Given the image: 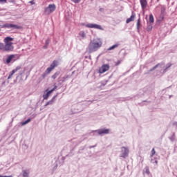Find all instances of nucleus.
<instances>
[{"mask_svg": "<svg viewBox=\"0 0 177 177\" xmlns=\"http://www.w3.org/2000/svg\"><path fill=\"white\" fill-rule=\"evenodd\" d=\"M56 89H57V86H55L52 90L48 91L46 94H44L43 97L44 100H48V98L49 97V95H50V93L54 92V91H56Z\"/></svg>", "mask_w": 177, "mask_h": 177, "instance_id": "423d86ee", "label": "nucleus"}, {"mask_svg": "<svg viewBox=\"0 0 177 177\" xmlns=\"http://www.w3.org/2000/svg\"><path fill=\"white\" fill-rule=\"evenodd\" d=\"M109 70H110V65H109L108 64H103L101 67H100L98 73L100 74H104V73L109 71Z\"/></svg>", "mask_w": 177, "mask_h": 177, "instance_id": "20e7f679", "label": "nucleus"}, {"mask_svg": "<svg viewBox=\"0 0 177 177\" xmlns=\"http://www.w3.org/2000/svg\"><path fill=\"white\" fill-rule=\"evenodd\" d=\"M172 65L171 64H170L167 68H166V70H167V68H169V67H171Z\"/></svg>", "mask_w": 177, "mask_h": 177, "instance_id": "72a5a7b5", "label": "nucleus"}, {"mask_svg": "<svg viewBox=\"0 0 177 177\" xmlns=\"http://www.w3.org/2000/svg\"><path fill=\"white\" fill-rule=\"evenodd\" d=\"M87 28H95L96 30H103V28L100 25L95 24H87L86 25Z\"/></svg>", "mask_w": 177, "mask_h": 177, "instance_id": "39448f33", "label": "nucleus"}, {"mask_svg": "<svg viewBox=\"0 0 177 177\" xmlns=\"http://www.w3.org/2000/svg\"><path fill=\"white\" fill-rule=\"evenodd\" d=\"M119 64H121V62L120 60H118L116 63H115V66H119Z\"/></svg>", "mask_w": 177, "mask_h": 177, "instance_id": "c85d7f7f", "label": "nucleus"}, {"mask_svg": "<svg viewBox=\"0 0 177 177\" xmlns=\"http://www.w3.org/2000/svg\"><path fill=\"white\" fill-rule=\"evenodd\" d=\"M71 1L74 3H80L81 2V0H71Z\"/></svg>", "mask_w": 177, "mask_h": 177, "instance_id": "b1692460", "label": "nucleus"}, {"mask_svg": "<svg viewBox=\"0 0 177 177\" xmlns=\"http://www.w3.org/2000/svg\"><path fill=\"white\" fill-rule=\"evenodd\" d=\"M149 21L150 23H154V17H153V14L149 15Z\"/></svg>", "mask_w": 177, "mask_h": 177, "instance_id": "dca6fc26", "label": "nucleus"}, {"mask_svg": "<svg viewBox=\"0 0 177 177\" xmlns=\"http://www.w3.org/2000/svg\"><path fill=\"white\" fill-rule=\"evenodd\" d=\"M13 38L7 37L3 39V43H0V50L2 52H13L15 46H13Z\"/></svg>", "mask_w": 177, "mask_h": 177, "instance_id": "f257e3e1", "label": "nucleus"}, {"mask_svg": "<svg viewBox=\"0 0 177 177\" xmlns=\"http://www.w3.org/2000/svg\"><path fill=\"white\" fill-rule=\"evenodd\" d=\"M8 0H0V3H6Z\"/></svg>", "mask_w": 177, "mask_h": 177, "instance_id": "a878e982", "label": "nucleus"}, {"mask_svg": "<svg viewBox=\"0 0 177 177\" xmlns=\"http://www.w3.org/2000/svg\"><path fill=\"white\" fill-rule=\"evenodd\" d=\"M96 132H97L98 135H107V133H109L110 129H102L97 130Z\"/></svg>", "mask_w": 177, "mask_h": 177, "instance_id": "6e6552de", "label": "nucleus"}, {"mask_svg": "<svg viewBox=\"0 0 177 177\" xmlns=\"http://www.w3.org/2000/svg\"><path fill=\"white\" fill-rule=\"evenodd\" d=\"M56 10V5L55 4H50L48 7L44 9V12L46 15H50L53 12Z\"/></svg>", "mask_w": 177, "mask_h": 177, "instance_id": "7ed1b4c3", "label": "nucleus"}, {"mask_svg": "<svg viewBox=\"0 0 177 177\" xmlns=\"http://www.w3.org/2000/svg\"><path fill=\"white\" fill-rule=\"evenodd\" d=\"M30 3H31V5H35V2L34 1V0L30 1Z\"/></svg>", "mask_w": 177, "mask_h": 177, "instance_id": "c756f323", "label": "nucleus"}, {"mask_svg": "<svg viewBox=\"0 0 177 177\" xmlns=\"http://www.w3.org/2000/svg\"><path fill=\"white\" fill-rule=\"evenodd\" d=\"M29 174H30L29 172H28L27 171L24 170L23 171V176L24 177H28Z\"/></svg>", "mask_w": 177, "mask_h": 177, "instance_id": "6ab92c4d", "label": "nucleus"}, {"mask_svg": "<svg viewBox=\"0 0 177 177\" xmlns=\"http://www.w3.org/2000/svg\"><path fill=\"white\" fill-rule=\"evenodd\" d=\"M52 70H53L52 68L48 67L46 70L47 73L49 74V73H50V71H52Z\"/></svg>", "mask_w": 177, "mask_h": 177, "instance_id": "393cba45", "label": "nucleus"}, {"mask_svg": "<svg viewBox=\"0 0 177 177\" xmlns=\"http://www.w3.org/2000/svg\"><path fill=\"white\" fill-rule=\"evenodd\" d=\"M59 75V73H55L53 76H52V78L53 80H56V78H57V76Z\"/></svg>", "mask_w": 177, "mask_h": 177, "instance_id": "aec40b11", "label": "nucleus"}, {"mask_svg": "<svg viewBox=\"0 0 177 177\" xmlns=\"http://www.w3.org/2000/svg\"><path fill=\"white\" fill-rule=\"evenodd\" d=\"M122 151H124L123 157H128V154H129V150L127 147H122Z\"/></svg>", "mask_w": 177, "mask_h": 177, "instance_id": "9b49d317", "label": "nucleus"}, {"mask_svg": "<svg viewBox=\"0 0 177 177\" xmlns=\"http://www.w3.org/2000/svg\"><path fill=\"white\" fill-rule=\"evenodd\" d=\"M15 57H16V55H9L7 59H6V63L7 64H9V63H10V62H12V60H13V59H15Z\"/></svg>", "mask_w": 177, "mask_h": 177, "instance_id": "f8f14e48", "label": "nucleus"}, {"mask_svg": "<svg viewBox=\"0 0 177 177\" xmlns=\"http://www.w3.org/2000/svg\"><path fill=\"white\" fill-rule=\"evenodd\" d=\"M151 30H153V26L151 25H149L147 28V31H151Z\"/></svg>", "mask_w": 177, "mask_h": 177, "instance_id": "4be33fe9", "label": "nucleus"}, {"mask_svg": "<svg viewBox=\"0 0 177 177\" xmlns=\"http://www.w3.org/2000/svg\"><path fill=\"white\" fill-rule=\"evenodd\" d=\"M31 121V119H28L27 120H26L25 122H23L21 123V125H26L27 124H28V122H30Z\"/></svg>", "mask_w": 177, "mask_h": 177, "instance_id": "f3484780", "label": "nucleus"}, {"mask_svg": "<svg viewBox=\"0 0 177 177\" xmlns=\"http://www.w3.org/2000/svg\"><path fill=\"white\" fill-rule=\"evenodd\" d=\"M51 64L54 66V68L57 67V61H53V62Z\"/></svg>", "mask_w": 177, "mask_h": 177, "instance_id": "5701e85b", "label": "nucleus"}, {"mask_svg": "<svg viewBox=\"0 0 177 177\" xmlns=\"http://www.w3.org/2000/svg\"><path fill=\"white\" fill-rule=\"evenodd\" d=\"M135 20V15H132L131 17L128 18L126 21L127 24L131 23V21H133Z\"/></svg>", "mask_w": 177, "mask_h": 177, "instance_id": "ddd939ff", "label": "nucleus"}, {"mask_svg": "<svg viewBox=\"0 0 177 177\" xmlns=\"http://www.w3.org/2000/svg\"><path fill=\"white\" fill-rule=\"evenodd\" d=\"M85 32H81V37H82V38H85Z\"/></svg>", "mask_w": 177, "mask_h": 177, "instance_id": "bb28decb", "label": "nucleus"}, {"mask_svg": "<svg viewBox=\"0 0 177 177\" xmlns=\"http://www.w3.org/2000/svg\"><path fill=\"white\" fill-rule=\"evenodd\" d=\"M20 68H21V67H20V66H17V67L15 68V69H13V70L10 72V73L8 77V80H10V78H12V77H13V75L15 74V73H17V71H19V70H20Z\"/></svg>", "mask_w": 177, "mask_h": 177, "instance_id": "1a4fd4ad", "label": "nucleus"}, {"mask_svg": "<svg viewBox=\"0 0 177 177\" xmlns=\"http://www.w3.org/2000/svg\"><path fill=\"white\" fill-rule=\"evenodd\" d=\"M136 27L137 30L139 31V28H140V18H139L137 21Z\"/></svg>", "mask_w": 177, "mask_h": 177, "instance_id": "2eb2a0df", "label": "nucleus"}, {"mask_svg": "<svg viewBox=\"0 0 177 177\" xmlns=\"http://www.w3.org/2000/svg\"><path fill=\"white\" fill-rule=\"evenodd\" d=\"M102 45H103V42L100 39L92 40L88 45V50L90 53L95 52V50H97L99 48H102Z\"/></svg>", "mask_w": 177, "mask_h": 177, "instance_id": "f03ea898", "label": "nucleus"}, {"mask_svg": "<svg viewBox=\"0 0 177 177\" xmlns=\"http://www.w3.org/2000/svg\"><path fill=\"white\" fill-rule=\"evenodd\" d=\"M0 177H13L12 176H2V175H0Z\"/></svg>", "mask_w": 177, "mask_h": 177, "instance_id": "7c9ffc66", "label": "nucleus"}, {"mask_svg": "<svg viewBox=\"0 0 177 177\" xmlns=\"http://www.w3.org/2000/svg\"><path fill=\"white\" fill-rule=\"evenodd\" d=\"M151 153V157H153L154 156V154H156V149H154V148H153Z\"/></svg>", "mask_w": 177, "mask_h": 177, "instance_id": "412c9836", "label": "nucleus"}, {"mask_svg": "<svg viewBox=\"0 0 177 177\" xmlns=\"http://www.w3.org/2000/svg\"><path fill=\"white\" fill-rule=\"evenodd\" d=\"M50 68L53 70V68H55V66L51 64L50 66Z\"/></svg>", "mask_w": 177, "mask_h": 177, "instance_id": "2f4dec72", "label": "nucleus"}, {"mask_svg": "<svg viewBox=\"0 0 177 177\" xmlns=\"http://www.w3.org/2000/svg\"><path fill=\"white\" fill-rule=\"evenodd\" d=\"M157 67H158V65H156V66L153 67V70H154L155 68H157Z\"/></svg>", "mask_w": 177, "mask_h": 177, "instance_id": "473e14b6", "label": "nucleus"}, {"mask_svg": "<svg viewBox=\"0 0 177 177\" xmlns=\"http://www.w3.org/2000/svg\"><path fill=\"white\" fill-rule=\"evenodd\" d=\"M145 172L147 174V175H150V170H149V167H146L145 168Z\"/></svg>", "mask_w": 177, "mask_h": 177, "instance_id": "a211bd4d", "label": "nucleus"}, {"mask_svg": "<svg viewBox=\"0 0 177 177\" xmlns=\"http://www.w3.org/2000/svg\"><path fill=\"white\" fill-rule=\"evenodd\" d=\"M119 46H120V44H115V45H113V46L109 47V48H108V50H113L115 49V48H118Z\"/></svg>", "mask_w": 177, "mask_h": 177, "instance_id": "4468645a", "label": "nucleus"}, {"mask_svg": "<svg viewBox=\"0 0 177 177\" xmlns=\"http://www.w3.org/2000/svg\"><path fill=\"white\" fill-rule=\"evenodd\" d=\"M49 104H52V101L47 102L45 106H49Z\"/></svg>", "mask_w": 177, "mask_h": 177, "instance_id": "cd10ccee", "label": "nucleus"}, {"mask_svg": "<svg viewBox=\"0 0 177 177\" xmlns=\"http://www.w3.org/2000/svg\"><path fill=\"white\" fill-rule=\"evenodd\" d=\"M142 9L145 10L147 8V0H140Z\"/></svg>", "mask_w": 177, "mask_h": 177, "instance_id": "9d476101", "label": "nucleus"}, {"mask_svg": "<svg viewBox=\"0 0 177 177\" xmlns=\"http://www.w3.org/2000/svg\"><path fill=\"white\" fill-rule=\"evenodd\" d=\"M4 27H7V28H15L16 30H21L23 28L22 26H20L19 25H15V24H6L4 26Z\"/></svg>", "mask_w": 177, "mask_h": 177, "instance_id": "0eeeda50", "label": "nucleus"}]
</instances>
